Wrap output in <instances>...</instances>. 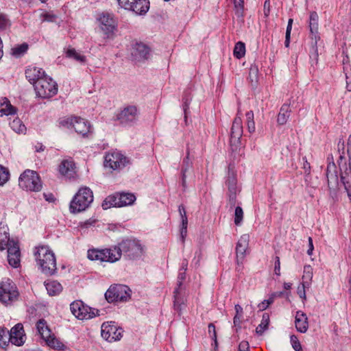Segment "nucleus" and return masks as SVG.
<instances>
[{
  "label": "nucleus",
  "instance_id": "nucleus-31",
  "mask_svg": "<svg viewBox=\"0 0 351 351\" xmlns=\"http://www.w3.org/2000/svg\"><path fill=\"white\" fill-rule=\"evenodd\" d=\"M341 179L344 185L351 183V155L348 163H345L341 167Z\"/></svg>",
  "mask_w": 351,
  "mask_h": 351
},
{
  "label": "nucleus",
  "instance_id": "nucleus-35",
  "mask_svg": "<svg viewBox=\"0 0 351 351\" xmlns=\"http://www.w3.org/2000/svg\"><path fill=\"white\" fill-rule=\"evenodd\" d=\"M10 126L13 131L18 134H25L26 127L19 118L14 119L10 122Z\"/></svg>",
  "mask_w": 351,
  "mask_h": 351
},
{
  "label": "nucleus",
  "instance_id": "nucleus-44",
  "mask_svg": "<svg viewBox=\"0 0 351 351\" xmlns=\"http://www.w3.org/2000/svg\"><path fill=\"white\" fill-rule=\"evenodd\" d=\"M290 341L291 343V346L295 351H302V350L301 343L295 335H291L290 337Z\"/></svg>",
  "mask_w": 351,
  "mask_h": 351
},
{
  "label": "nucleus",
  "instance_id": "nucleus-64",
  "mask_svg": "<svg viewBox=\"0 0 351 351\" xmlns=\"http://www.w3.org/2000/svg\"><path fill=\"white\" fill-rule=\"evenodd\" d=\"M43 195L45 197V199L49 202H53L55 200V197L51 193H49V194L44 193Z\"/></svg>",
  "mask_w": 351,
  "mask_h": 351
},
{
  "label": "nucleus",
  "instance_id": "nucleus-30",
  "mask_svg": "<svg viewBox=\"0 0 351 351\" xmlns=\"http://www.w3.org/2000/svg\"><path fill=\"white\" fill-rule=\"evenodd\" d=\"M149 47L141 43H136L133 48L132 53L137 58L147 59L149 56Z\"/></svg>",
  "mask_w": 351,
  "mask_h": 351
},
{
  "label": "nucleus",
  "instance_id": "nucleus-43",
  "mask_svg": "<svg viewBox=\"0 0 351 351\" xmlns=\"http://www.w3.org/2000/svg\"><path fill=\"white\" fill-rule=\"evenodd\" d=\"M243 218V211L241 207L237 206L234 211V223L237 226L241 225Z\"/></svg>",
  "mask_w": 351,
  "mask_h": 351
},
{
  "label": "nucleus",
  "instance_id": "nucleus-59",
  "mask_svg": "<svg viewBox=\"0 0 351 351\" xmlns=\"http://www.w3.org/2000/svg\"><path fill=\"white\" fill-rule=\"evenodd\" d=\"M181 219H182V228L183 229H187L188 219H187V217H186V213H184L183 217Z\"/></svg>",
  "mask_w": 351,
  "mask_h": 351
},
{
  "label": "nucleus",
  "instance_id": "nucleus-54",
  "mask_svg": "<svg viewBox=\"0 0 351 351\" xmlns=\"http://www.w3.org/2000/svg\"><path fill=\"white\" fill-rule=\"evenodd\" d=\"M239 351H249V345L246 341H242L239 346Z\"/></svg>",
  "mask_w": 351,
  "mask_h": 351
},
{
  "label": "nucleus",
  "instance_id": "nucleus-58",
  "mask_svg": "<svg viewBox=\"0 0 351 351\" xmlns=\"http://www.w3.org/2000/svg\"><path fill=\"white\" fill-rule=\"evenodd\" d=\"M247 127L249 132L253 133L256 128L254 121L247 122Z\"/></svg>",
  "mask_w": 351,
  "mask_h": 351
},
{
  "label": "nucleus",
  "instance_id": "nucleus-2",
  "mask_svg": "<svg viewBox=\"0 0 351 351\" xmlns=\"http://www.w3.org/2000/svg\"><path fill=\"white\" fill-rule=\"evenodd\" d=\"M95 23L105 39L114 38L118 31V20L112 13L106 11L97 13Z\"/></svg>",
  "mask_w": 351,
  "mask_h": 351
},
{
  "label": "nucleus",
  "instance_id": "nucleus-15",
  "mask_svg": "<svg viewBox=\"0 0 351 351\" xmlns=\"http://www.w3.org/2000/svg\"><path fill=\"white\" fill-rule=\"evenodd\" d=\"M117 119L123 125H132L136 122L138 117V110L135 106H128L123 108L118 114Z\"/></svg>",
  "mask_w": 351,
  "mask_h": 351
},
{
  "label": "nucleus",
  "instance_id": "nucleus-14",
  "mask_svg": "<svg viewBox=\"0 0 351 351\" xmlns=\"http://www.w3.org/2000/svg\"><path fill=\"white\" fill-rule=\"evenodd\" d=\"M226 185L228 188V195L229 204L234 206L236 204L237 194L240 191L237 185V173L232 169L229 168L228 177L226 182Z\"/></svg>",
  "mask_w": 351,
  "mask_h": 351
},
{
  "label": "nucleus",
  "instance_id": "nucleus-57",
  "mask_svg": "<svg viewBox=\"0 0 351 351\" xmlns=\"http://www.w3.org/2000/svg\"><path fill=\"white\" fill-rule=\"evenodd\" d=\"M44 21L52 22L56 19V16L50 14V13H46L43 15Z\"/></svg>",
  "mask_w": 351,
  "mask_h": 351
},
{
  "label": "nucleus",
  "instance_id": "nucleus-46",
  "mask_svg": "<svg viewBox=\"0 0 351 351\" xmlns=\"http://www.w3.org/2000/svg\"><path fill=\"white\" fill-rule=\"evenodd\" d=\"M208 334L211 339L214 341L215 346H217V333L215 330V326L213 324H208Z\"/></svg>",
  "mask_w": 351,
  "mask_h": 351
},
{
  "label": "nucleus",
  "instance_id": "nucleus-49",
  "mask_svg": "<svg viewBox=\"0 0 351 351\" xmlns=\"http://www.w3.org/2000/svg\"><path fill=\"white\" fill-rule=\"evenodd\" d=\"M94 223H95L94 220L89 219V220H86L85 221L81 222L80 223L79 226L82 229H85V228H88V227H90L91 226H93Z\"/></svg>",
  "mask_w": 351,
  "mask_h": 351
},
{
  "label": "nucleus",
  "instance_id": "nucleus-17",
  "mask_svg": "<svg viewBox=\"0 0 351 351\" xmlns=\"http://www.w3.org/2000/svg\"><path fill=\"white\" fill-rule=\"evenodd\" d=\"M10 342L16 346L23 345L26 341V335L22 324H17L9 332Z\"/></svg>",
  "mask_w": 351,
  "mask_h": 351
},
{
  "label": "nucleus",
  "instance_id": "nucleus-32",
  "mask_svg": "<svg viewBox=\"0 0 351 351\" xmlns=\"http://www.w3.org/2000/svg\"><path fill=\"white\" fill-rule=\"evenodd\" d=\"M45 285L48 294L51 296L58 295L62 290L61 284L56 280H47Z\"/></svg>",
  "mask_w": 351,
  "mask_h": 351
},
{
  "label": "nucleus",
  "instance_id": "nucleus-45",
  "mask_svg": "<svg viewBox=\"0 0 351 351\" xmlns=\"http://www.w3.org/2000/svg\"><path fill=\"white\" fill-rule=\"evenodd\" d=\"M309 287L310 286H306V285H304L303 282H301L300 285L298 286V294L302 300H305L306 299L305 290Z\"/></svg>",
  "mask_w": 351,
  "mask_h": 351
},
{
  "label": "nucleus",
  "instance_id": "nucleus-18",
  "mask_svg": "<svg viewBox=\"0 0 351 351\" xmlns=\"http://www.w3.org/2000/svg\"><path fill=\"white\" fill-rule=\"evenodd\" d=\"M250 242V235L244 234L239 238L236 245V256L237 264H242L247 253Z\"/></svg>",
  "mask_w": 351,
  "mask_h": 351
},
{
  "label": "nucleus",
  "instance_id": "nucleus-7",
  "mask_svg": "<svg viewBox=\"0 0 351 351\" xmlns=\"http://www.w3.org/2000/svg\"><path fill=\"white\" fill-rule=\"evenodd\" d=\"M19 293L16 285L10 279L0 282V302L10 304L17 300Z\"/></svg>",
  "mask_w": 351,
  "mask_h": 351
},
{
  "label": "nucleus",
  "instance_id": "nucleus-33",
  "mask_svg": "<svg viewBox=\"0 0 351 351\" xmlns=\"http://www.w3.org/2000/svg\"><path fill=\"white\" fill-rule=\"evenodd\" d=\"M290 112L291 110L289 105L284 104L282 106L277 118V122L279 125H284L287 122L290 117Z\"/></svg>",
  "mask_w": 351,
  "mask_h": 351
},
{
  "label": "nucleus",
  "instance_id": "nucleus-37",
  "mask_svg": "<svg viewBox=\"0 0 351 351\" xmlns=\"http://www.w3.org/2000/svg\"><path fill=\"white\" fill-rule=\"evenodd\" d=\"M117 195L108 196L102 202L101 206L103 209L107 210L111 207H118Z\"/></svg>",
  "mask_w": 351,
  "mask_h": 351
},
{
  "label": "nucleus",
  "instance_id": "nucleus-20",
  "mask_svg": "<svg viewBox=\"0 0 351 351\" xmlns=\"http://www.w3.org/2000/svg\"><path fill=\"white\" fill-rule=\"evenodd\" d=\"M8 261L10 266L17 268L21 265V251L19 243H12L7 249Z\"/></svg>",
  "mask_w": 351,
  "mask_h": 351
},
{
  "label": "nucleus",
  "instance_id": "nucleus-6",
  "mask_svg": "<svg viewBox=\"0 0 351 351\" xmlns=\"http://www.w3.org/2000/svg\"><path fill=\"white\" fill-rule=\"evenodd\" d=\"M19 186L23 190L31 192H38L43 188L42 181L35 171L26 169L19 176Z\"/></svg>",
  "mask_w": 351,
  "mask_h": 351
},
{
  "label": "nucleus",
  "instance_id": "nucleus-41",
  "mask_svg": "<svg viewBox=\"0 0 351 351\" xmlns=\"http://www.w3.org/2000/svg\"><path fill=\"white\" fill-rule=\"evenodd\" d=\"M9 343V331L4 328L0 327V346L5 348Z\"/></svg>",
  "mask_w": 351,
  "mask_h": 351
},
{
  "label": "nucleus",
  "instance_id": "nucleus-4",
  "mask_svg": "<svg viewBox=\"0 0 351 351\" xmlns=\"http://www.w3.org/2000/svg\"><path fill=\"white\" fill-rule=\"evenodd\" d=\"M35 256L43 273L47 275H52L55 273L57 269L56 260L54 253L49 246L37 247Z\"/></svg>",
  "mask_w": 351,
  "mask_h": 351
},
{
  "label": "nucleus",
  "instance_id": "nucleus-51",
  "mask_svg": "<svg viewBox=\"0 0 351 351\" xmlns=\"http://www.w3.org/2000/svg\"><path fill=\"white\" fill-rule=\"evenodd\" d=\"M242 318L243 315H234L233 319V323L235 327L241 328Z\"/></svg>",
  "mask_w": 351,
  "mask_h": 351
},
{
  "label": "nucleus",
  "instance_id": "nucleus-38",
  "mask_svg": "<svg viewBox=\"0 0 351 351\" xmlns=\"http://www.w3.org/2000/svg\"><path fill=\"white\" fill-rule=\"evenodd\" d=\"M233 54L237 59H241L245 54V45L243 42H238L234 47Z\"/></svg>",
  "mask_w": 351,
  "mask_h": 351
},
{
  "label": "nucleus",
  "instance_id": "nucleus-42",
  "mask_svg": "<svg viewBox=\"0 0 351 351\" xmlns=\"http://www.w3.org/2000/svg\"><path fill=\"white\" fill-rule=\"evenodd\" d=\"M9 176V171L6 168L0 165V186H3L8 181Z\"/></svg>",
  "mask_w": 351,
  "mask_h": 351
},
{
  "label": "nucleus",
  "instance_id": "nucleus-11",
  "mask_svg": "<svg viewBox=\"0 0 351 351\" xmlns=\"http://www.w3.org/2000/svg\"><path fill=\"white\" fill-rule=\"evenodd\" d=\"M130 290L128 287L123 285L110 286L105 293L108 302L126 301L130 298Z\"/></svg>",
  "mask_w": 351,
  "mask_h": 351
},
{
  "label": "nucleus",
  "instance_id": "nucleus-1",
  "mask_svg": "<svg viewBox=\"0 0 351 351\" xmlns=\"http://www.w3.org/2000/svg\"><path fill=\"white\" fill-rule=\"evenodd\" d=\"M143 252V247L139 241L125 239L113 247L89 250L87 252V257L90 261L113 263L121 258L122 254L129 259H136L140 258Z\"/></svg>",
  "mask_w": 351,
  "mask_h": 351
},
{
  "label": "nucleus",
  "instance_id": "nucleus-39",
  "mask_svg": "<svg viewBox=\"0 0 351 351\" xmlns=\"http://www.w3.org/2000/svg\"><path fill=\"white\" fill-rule=\"evenodd\" d=\"M28 49V45L26 43H23L21 45H17L13 47L11 50V53L16 58H19L23 56Z\"/></svg>",
  "mask_w": 351,
  "mask_h": 351
},
{
  "label": "nucleus",
  "instance_id": "nucleus-13",
  "mask_svg": "<svg viewBox=\"0 0 351 351\" xmlns=\"http://www.w3.org/2000/svg\"><path fill=\"white\" fill-rule=\"evenodd\" d=\"M122 328L118 327L115 322H104L101 325V337L109 342L119 340L122 337Z\"/></svg>",
  "mask_w": 351,
  "mask_h": 351
},
{
  "label": "nucleus",
  "instance_id": "nucleus-21",
  "mask_svg": "<svg viewBox=\"0 0 351 351\" xmlns=\"http://www.w3.org/2000/svg\"><path fill=\"white\" fill-rule=\"evenodd\" d=\"M243 135V125L241 117L238 114L232 123L230 135L231 144L239 143Z\"/></svg>",
  "mask_w": 351,
  "mask_h": 351
},
{
  "label": "nucleus",
  "instance_id": "nucleus-53",
  "mask_svg": "<svg viewBox=\"0 0 351 351\" xmlns=\"http://www.w3.org/2000/svg\"><path fill=\"white\" fill-rule=\"evenodd\" d=\"M293 22V20L292 19H289L285 36H291Z\"/></svg>",
  "mask_w": 351,
  "mask_h": 351
},
{
  "label": "nucleus",
  "instance_id": "nucleus-25",
  "mask_svg": "<svg viewBox=\"0 0 351 351\" xmlns=\"http://www.w3.org/2000/svg\"><path fill=\"white\" fill-rule=\"evenodd\" d=\"M17 242L10 239L9 230L7 226H1L0 228V250L8 249L12 243Z\"/></svg>",
  "mask_w": 351,
  "mask_h": 351
},
{
  "label": "nucleus",
  "instance_id": "nucleus-24",
  "mask_svg": "<svg viewBox=\"0 0 351 351\" xmlns=\"http://www.w3.org/2000/svg\"><path fill=\"white\" fill-rule=\"evenodd\" d=\"M132 4V8L128 11L134 12L136 15H145L149 9V0H135Z\"/></svg>",
  "mask_w": 351,
  "mask_h": 351
},
{
  "label": "nucleus",
  "instance_id": "nucleus-34",
  "mask_svg": "<svg viewBox=\"0 0 351 351\" xmlns=\"http://www.w3.org/2000/svg\"><path fill=\"white\" fill-rule=\"evenodd\" d=\"M313 276V267L309 265H305L304 267L303 275L302 278V282L304 283L306 286H311V281Z\"/></svg>",
  "mask_w": 351,
  "mask_h": 351
},
{
  "label": "nucleus",
  "instance_id": "nucleus-55",
  "mask_svg": "<svg viewBox=\"0 0 351 351\" xmlns=\"http://www.w3.org/2000/svg\"><path fill=\"white\" fill-rule=\"evenodd\" d=\"M269 6H270V1L265 0L264 3V14L265 16H269Z\"/></svg>",
  "mask_w": 351,
  "mask_h": 351
},
{
  "label": "nucleus",
  "instance_id": "nucleus-23",
  "mask_svg": "<svg viewBox=\"0 0 351 351\" xmlns=\"http://www.w3.org/2000/svg\"><path fill=\"white\" fill-rule=\"evenodd\" d=\"M59 172L67 178H71L75 174V164L72 160H64L59 166Z\"/></svg>",
  "mask_w": 351,
  "mask_h": 351
},
{
  "label": "nucleus",
  "instance_id": "nucleus-61",
  "mask_svg": "<svg viewBox=\"0 0 351 351\" xmlns=\"http://www.w3.org/2000/svg\"><path fill=\"white\" fill-rule=\"evenodd\" d=\"M245 117H246L247 122L254 121V112L252 111H249V112H246Z\"/></svg>",
  "mask_w": 351,
  "mask_h": 351
},
{
  "label": "nucleus",
  "instance_id": "nucleus-9",
  "mask_svg": "<svg viewBox=\"0 0 351 351\" xmlns=\"http://www.w3.org/2000/svg\"><path fill=\"white\" fill-rule=\"evenodd\" d=\"M127 163H128V158L121 152L117 150L106 153L104 157V167L110 169H122Z\"/></svg>",
  "mask_w": 351,
  "mask_h": 351
},
{
  "label": "nucleus",
  "instance_id": "nucleus-19",
  "mask_svg": "<svg viewBox=\"0 0 351 351\" xmlns=\"http://www.w3.org/2000/svg\"><path fill=\"white\" fill-rule=\"evenodd\" d=\"M48 76L42 68L34 65L29 66L25 70V77L34 87L41 79Z\"/></svg>",
  "mask_w": 351,
  "mask_h": 351
},
{
  "label": "nucleus",
  "instance_id": "nucleus-10",
  "mask_svg": "<svg viewBox=\"0 0 351 351\" xmlns=\"http://www.w3.org/2000/svg\"><path fill=\"white\" fill-rule=\"evenodd\" d=\"M36 329L42 339L51 348L60 349L63 344L51 333V331L44 319H40L36 323Z\"/></svg>",
  "mask_w": 351,
  "mask_h": 351
},
{
  "label": "nucleus",
  "instance_id": "nucleus-22",
  "mask_svg": "<svg viewBox=\"0 0 351 351\" xmlns=\"http://www.w3.org/2000/svg\"><path fill=\"white\" fill-rule=\"evenodd\" d=\"M295 326L296 330L301 332L305 333L308 328V317L306 313L301 311H298L295 316Z\"/></svg>",
  "mask_w": 351,
  "mask_h": 351
},
{
  "label": "nucleus",
  "instance_id": "nucleus-40",
  "mask_svg": "<svg viewBox=\"0 0 351 351\" xmlns=\"http://www.w3.org/2000/svg\"><path fill=\"white\" fill-rule=\"evenodd\" d=\"M269 322V315L266 313L263 314L261 324L256 328V333L258 334L259 335H261L267 328Z\"/></svg>",
  "mask_w": 351,
  "mask_h": 351
},
{
  "label": "nucleus",
  "instance_id": "nucleus-56",
  "mask_svg": "<svg viewBox=\"0 0 351 351\" xmlns=\"http://www.w3.org/2000/svg\"><path fill=\"white\" fill-rule=\"evenodd\" d=\"M314 250L313 239L311 237H308V249L307 250V254L311 256L313 254V251Z\"/></svg>",
  "mask_w": 351,
  "mask_h": 351
},
{
  "label": "nucleus",
  "instance_id": "nucleus-60",
  "mask_svg": "<svg viewBox=\"0 0 351 351\" xmlns=\"http://www.w3.org/2000/svg\"><path fill=\"white\" fill-rule=\"evenodd\" d=\"M258 73V68L256 66H252L250 69V77H252V76L254 75L255 77L257 75Z\"/></svg>",
  "mask_w": 351,
  "mask_h": 351
},
{
  "label": "nucleus",
  "instance_id": "nucleus-5",
  "mask_svg": "<svg viewBox=\"0 0 351 351\" xmlns=\"http://www.w3.org/2000/svg\"><path fill=\"white\" fill-rule=\"evenodd\" d=\"M93 193L87 186H82L71 201L69 210L71 213H79L86 210L93 202Z\"/></svg>",
  "mask_w": 351,
  "mask_h": 351
},
{
  "label": "nucleus",
  "instance_id": "nucleus-36",
  "mask_svg": "<svg viewBox=\"0 0 351 351\" xmlns=\"http://www.w3.org/2000/svg\"><path fill=\"white\" fill-rule=\"evenodd\" d=\"M234 3V12L237 18L242 19L244 14V1L232 0Z\"/></svg>",
  "mask_w": 351,
  "mask_h": 351
},
{
  "label": "nucleus",
  "instance_id": "nucleus-62",
  "mask_svg": "<svg viewBox=\"0 0 351 351\" xmlns=\"http://www.w3.org/2000/svg\"><path fill=\"white\" fill-rule=\"evenodd\" d=\"M269 306V304L267 303V301L263 300L262 302H261L258 307L260 311H264Z\"/></svg>",
  "mask_w": 351,
  "mask_h": 351
},
{
  "label": "nucleus",
  "instance_id": "nucleus-26",
  "mask_svg": "<svg viewBox=\"0 0 351 351\" xmlns=\"http://www.w3.org/2000/svg\"><path fill=\"white\" fill-rule=\"evenodd\" d=\"M17 112V109L13 106L8 98L0 97V114L1 116L14 115Z\"/></svg>",
  "mask_w": 351,
  "mask_h": 351
},
{
  "label": "nucleus",
  "instance_id": "nucleus-63",
  "mask_svg": "<svg viewBox=\"0 0 351 351\" xmlns=\"http://www.w3.org/2000/svg\"><path fill=\"white\" fill-rule=\"evenodd\" d=\"M234 309L236 311L235 315H243V308L239 304H236Z\"/></svg>",
  "mask_w": 351,
  "mask_h": 351
},
{
  "label": "nucleus",
  "instance_id": "nucleus-3",
  "mask_svg": "<svg viewBox=\"0 0 351 351\" xmlns=\"http://www.w3.org/2000/svg\"><path fill=\"white\" fill-rule=\"evenodd\" d=\"M59 127L63 129L71 130L82 137H90L93 132V129L90 122L79 117H63L59 120Z\"/></svg>",
  "mask_w": 351,
  "mask_h": 351
},
{
  "label": "nucleus",
  "instance_id": "nucleus-29",
  "mask_svg": "<svg viewBox=\"0 0 351 351\" xmlns=\"http://www.w3.org/2000/svg\"><path fill=\"white\" fill-rule=\"evenodd\" d=\"M117 206L118 207H123L132 205L136 200V197L132 193H117Z\"/></svg>",
  "mask_w": 351,
  "mask_h": 351
},
{
  "label": "nucleus",
  "instance_id": "nucleus-27",
  "mask_svg": "<svg viewBox=\"0 0 351 351\" xmlns=\"http://www.w3.org/2000/svg\"><path fill=\"white\" fill-rule=\"evenodd\" d=\"M182 282H179L178 287L176 288L173 292L174 293V309L179 314L181 313L183 307L184 306V295L181 293L180 287L181 286Z\"/></svg>",
  "mask_w": 351,
  "mask_h": 351
},
{
  "label": "nucleus",
  "instance_id": "nucleus-48",
  "mask_svg": "<svg viewBox=\"0 0 351 351\" xmlns=\"http://www.w3.org/2000/svg\"><path fill=\"white\" fill-rule=\"evenodd\" d=\"M10 26V22L5 16L0 15V30L5 29Z\"/></svg>",
  "mask_w": 351,
  "mask_h": 351
},
{
  "label": "nucleus",
  "instance_id": "nucleus-16",
  "mask_svg": "<svg viewBox=\"0 0 351 351\" xmlns=\"http://www.w3.org/2000/svg\"><path fill=\"white\" fill-rule=\"evenodd\" d=\"M308 27L310 30V38L311 39V44L317 54V45L318 40H320L319 33V16L316 12H311L308 19Z\"/></svg>",
  "mask_w": 351,
  "mask_h": 351
},
{
  "label": "nucleus",
  "instance_id": "nucleus-12",
  "mask_svg": "<svg viewBox=\"0 0 351 351\" xmlns=\"http://www.w3.org/2000/svg\"><path fill=\"white\" fill-rule=\"evenodd\" d=\"M72 314L79 319H89L98 315V311L84 304L80 300L73 302L70 304Z\"/></svg>",
  "mask_w": 351,
  "mask_h": 351
},
{
  "label": "nucleus",
  "instance_id": "nucleus-47",
  "mask_svg": "<svg viewBox=\"0 0 351 351\" xmlns=\"http://www.w3.org/2000/svg\"><path fill=\"white\" fill-rule=\"evenodd\" d=\"M135 0H118L119 5L121 8L129 10L130 8H132V4H134Z\"/></svg>",
  "mask_w": 351,
  "mask_h": 351
},
{
  "label": "nucleus",
  "instance_id": "nucleus-50",
  "mask_svg": "<svg viewBox=\"0 0 351 351\" xmlns=\"http://www.w3.org/2000/svg\"><path fill=\"white\" fill-rule=\"evenodd\" d=\"M280 262L279 257H276V261L274 263V272L276 275L280 276Z\"/></svg>",
  "mask_w": 351,
  "mask_h": 351
},
{
  "label": "nucleus",
  "instance_id": "nucleus-52",
  "mask_svg": "<svg viewBox=\"0 0 351 351\" xmlns=\"http://www.w3.org/2000/svg\"><path fill=\"white\" fill-rule=\"evenodd\" d=\"M202 258V252L200 250H197L195 252V256H194V258L193 260V262H195V265H198L199 261H200V259Z\"/></svg>",
  "mask_w": 351,
  "mask_h": 351
},
{
  "label": "nucleus",
  "instance_id": "nucleus-8",
  "mask_svg": "<svg viewBox=\"0 0 351 351\" xmlns=\"http://www.w3.org/2000/svg\"><path fill=\"white\" fill-rule=\"evenodd\" d=\"M34 90L38 97L44 99L51 97L58 92L56 83L49 76L41 79L35 84Z\"/></svg>",
  "mask_w": 351,
  "mask_h": 351
},
{
  "label": "nucleus",
  "instance_id": "nucleus-28",
  "mask_svg": "<svg viewBox=\"0 0 351 351\" xmlns=\"http://www.w3.org/2000/svg\"><path fill=\"white\" fill-rule=\"evenodd\" d=\"M64 53L67 58L73 59L81 64H85L86 62V56L73 47H69L64 49Z\"/></svg>",
  "mask_w": 351,
  "mask_h": 351
}]
</instances>
